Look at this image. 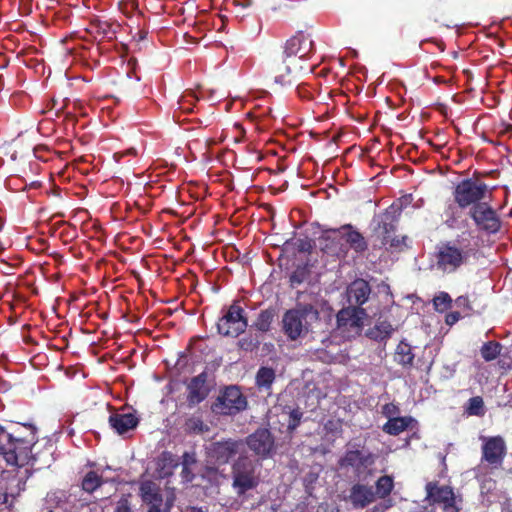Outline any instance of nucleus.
<instances>
[{
    "mask_svg": "<svg viewBox=\"0 0 512 512\" xmlns=\"http://www.w3.org/2000/svg\"><path fill=\"white\" fill-rule=\"evenodd\" d=\"M313 45V41L303 33H298L287 40L282 55L274 63L275 82L291 85L293 81L286 77L303 70L300 63L308 57Z\"/></svg>",
    "mask_w": 512,
    "mask_h": 512,
    "instance_id": "nucleus-1",
    "label": "nucleus"
},
{
    "mask_svg": "<svg viewBox=\"0 0 512 512\" xmlns=\"http://www.w3.org/2000/svg\"><path fill=\"white\" fill-rule=\"evenodd\" d=\"M25 436L9 433L0 426V454L9 465L24 466L31 458V449L37 442L36 427L23 426Z\"/></svg>",
    "mask_w": 512,
    "mask_h": 512,
    "instance_id": "nucleus-2",
    "label": "nucleus"
},
{
    "mask_svg": "<svg viewBox=\"0 0 512 512\" xmlns=\"http://www.w3.org/2000/svg\"><path fill=\"white\" fill-rule=\"evenodd\" d=\"M261 463L248 452L240 454L231 465L232 488L241 497L254 490L260 482Z\"/></svg>",
    "mask_w": 512,
    "mask_h": 512,
    "instance_id": "nucleus-3",
    "label": "nucleus"
},
{
    "mask_svg": "<svg viewBox=\"0 0 512 512\" xmlns=\"http://www.w3.org/2000/svg\"><path fill=\"white\" fill-rule=\"evenodd\" d=\"M319 319V311L311 304L299 303L285 312L282 318L283 330L287 337L296 340L306 335L312 324Z\"/></svg>",
    "mask_w": 512,
    "mask_h": 512,
    "instance_id": "nucleus-4",
    "label": "nucleus"
},
{
    "mask_svg": "<svg viewBox=\"0 0 512 512\" xmlns=\"http://www.w3.org/2000/svg\"><path fill=\"white\" fill-rule=\"evenodd\" d=\"M398 208L390 206L376 220L377 225L373 229L374 236L384 246L400 249L404 245L405 237L395 235L398 222Z\"/></svg>",
    "mask_w": 512,
    "mask_h": 512,
    "instance_id": "nucleus-5",
    "label": "nucleus"
},
{
    "mask_svg": "<svg viewBox=\"0 0 512 512\" xmlns=\"http://www.w3.org/2000/svg\"><path fill=\"white\" fill-rule=\"evenodd\" d=\"M469 258L468 250L458 248L450 242L443 243L437 247L435 266L443 273H453L463 265H466Z\"/></svg>",
    "mask_w": 512,
    "mask_h": 512,
    "instance_id": "nucleus-6",
    "label": "nucleus"
},
{
    "mask_svg": "<svg viewBox=\"0 0 512 512\" xmlns=\"http://www.w3.org/2000/svg\"><path fill=\"white\" fill-rule=\"evenodd\" d=\"M247 399L237 386L226 387L215 399L211 409L219 415H236L247 407Z\"/></svg>",
    "mask_w": 512,
    "mask_h": 512,
    "instance_id": "nucleus-7",
    "label": "nucleus"
},
{
    "mask_svg": "<svg viewBox=\"0 0 512 512\" xmlns=\"http://www.w3.org/2000/svg\"><path fill=\"white\" fill-rule=\"evenodd\" d=\"M247 450L244 449L242 439L228 438L221 441L211 442L206 447V455L208 463L225 465L230 459L238 454V456Z\"/></svg>",
    "mask_w": 512,
    "mask_h": 512,
    "instance_id": "nucleus-8",
    "label": "nucleus"
},
{
    "mask_svg": "<svg viewBox=\"0 0 512 512\" xmlns=\"http://www.w3.org/2000/svg\"><path fill=\"white\" fill-rule=\"evenodd\" d=\"M488 187L485 183L465 179L461 181L454 189L453 196L455 202L460 208H466L470 205H478L485 198Z\"/></svg>",
    "mask_w": 512,
    "mask_h": 512,
    "instance_id": "nucleus-9",
    "label": "nucleus"
},
{
    "mask_svg": "<svg viewBox=\"0 0 512 512\" xmlns=\"http://www.w3.org/2000/svg\"><path fill=\"white\" fill-rule=\"evenodd\" d=\"M243 443L245 450L249 448L261 460L271 458L276 452L275 437L269 428H258Z\"/></svg>",
    "mask_w": 512,
    "mask_h": 512,
    "instance_id": "nucleus-10",
    "label": "nucleus"
},
{
    "mask_svg": "<svg viewBox=\"0 0 512 512\" xmlns=\"http://www.w3.org/2000/svg\"><path fill=\"white\" fill-rule=\"evenodd\" d=\"M248 326L247 318L244 316V310L233 303L224 312L217 323V329L223 336L238 337Z\"/></svg>",
    "mask_w": 512,
    "mask_h": 512,
    "instance_id": "nucleus-11",
    "label": "nucleus"
},
{
    "mask_svg": "<svg viewBox=\"0 0 512 512\" xmlns=\"http://www.w3.org/2000/svg\"><path fill=\"white\" fill-rule=\"evenodd\" d=\"M367 317L366 309L347 306L338 312L337 325L343 333L347 332L352 335H359Z\"/></svg>",
    "mask_w": 512,
    "mask_h": 512,
    "instance_id": "nucleus-12",
    "label": "nucleus"
},
{
    "mask_svg": "<svg viewBox=\"0 0 512 512\" xmlns=\"http://www.w3.org/2000/svg\"><path fill=\"white\" fill-rule=\"evenodd\" d=\"M426 499L432 504H441L443 512H460L456 496L449 486H439L436 482L426 484Z\"/></svg>",
    "mask_w": 512,
    "mask_h": 512,
    "instance_id": "nucleus-13",
    "label": "nucleus"
},
{
    "mask_svg": "<svg viewBox=\"0 0 512 512\" xmlns=\"http://www.w3.org/2000/svg\"><path fill=\"white\" fill-rule=\"evenodd\" d=\"M469 215L480 230L487 233H496L500 229V219L487 203H479L472 206Z\"/></svg>",
    "mask_w": 512,
    "mask_h": 512,
    "instance_id": "nucleus-14",
    "label": "nucleus"
},
{
    "mask_svg": "<svg viewBox=\"0 0 512 512\" xmlns=\"http://www.w3.org/2000/svg\"><path fill=\"white\" fill-rule=\"evenodd\" d=\"M275 418H281L278 419V423H281V420L287 422L286 430L287 433L291 436L300 425L303 418V412L299 407L292 408L290 406H284L280 414H276L273 411H270L267 415L268 426L270 429H279L277 427L276 421L274 420Z\"/></svg>",
    "mask_w": 512,
    "mask_h": 512,
    "instance_id": "nucleus-15",
    "label": "nucleus"
},
{
    "mask_svg": "<svg viewBox=\"0 0 512 512\" xmlns=\"http://www.w3.org/2000/svg\"><path fill=\"white\" fill-rule=\"evenodd\" d=\"M482 459L491 465H501L506 455V444L502 437L487 438L482 447Z\"/></svg>",
    "mask_w": 512,
    "mask_h": 512,
    "instance_id": "nucleus-16",
    "label": "nucleus"
},
{
    "mask_svg": "<svg viewBox=\"0 0 512 512\" xmlns=\"http://www.w3.org/2000/svg\"><path fill=\"white\" fill-rule=\"evenodd\" d=\"M343 239L342 226L338 229L325 230L319 238V244L323 251L331 255L345 253L346 249L341 243Z\"/></svg>",
    "mask_w": 512,
    "mask_h": 512,
    "instance_id": "nucleus-17",
    "label": "nucleus"
},
{
    "mask_svg": "<svg viewBox=\"0 0 512 512\" xmlns=\"http://www.w3.org/2000/svg\"><path fill=\"white\" fill-rule=\"evenodd\" d=\"M370 285L364 279H357L347 287V301L349 306L362 307L369 299Z\"/></svg>",
    "mask_w": 512,
    "mask_h": 512,
    "instance_id": "nucleus-18",
    "label": "nucleus"
},
{
    "mask_svg": "<svg viewBox=\"0 0 512 512\" xmlns=\"http://www.w3.org/2000/svg\"><path fill=\"white\" fill-rule=\"evenodd\" d=\"M207 375L201 373L196 377L192 378L188 384V402L190 405L199 404L208 395V389L205 386Z\"/></svg>",
    "mask_w": 512,
    "mask_h": 512,
    "instance_id": "nucleus-19",
    "label": "nucleus"
},
{
    "mask_svg": "<svg viewBox=\"0 0 512 512\" xmlns=\"http://www.w3.org/2000/svg\"><path fill=\"white\" fill-rule=\"evenodd\" d=\"M375 500V492L372 487L355 484L349 494V501L355 508H365Z\"/></svg>",
    "mask_w": 512,
    "mask_h": 512,
    "instance_id": "nucleus-20",
    "label": "nucleus"
},
{
    "mask_svg": "<svg viewBox=\"0 0 512 512\" xmlns=\"http://www.w3.org/2000/svg\"><path fill=\"white\" fill-rule=\"evenodd\" d=\"M109 424L119 435H125L136 428L138 419L132 413H114L109 417Z\"/></svg>",
    "mask_w": 512,
    "mask_h": 512,
    "instance_id": "nucleus-21",
    "label": "nucleus"
},
{
    "mask_svg": "<svg viewBox=\"0 0 512 512\" xmlns=\"http://www.w3.org/2000/svg\"><path fill=\"white\" fill-rule=\"evenodd\" d=\"M342 235L345 242L357 253H363L367 250L368 244L363 235L354 229L351 224L342 226Z\"/></svg>",
    "mask_w": 512,
    "mask_h": 512,
    "instance_id": "nucleus-22",
    "label": "nucleus"
},
{
    "mask_svg": "<svg viewBox=\"0 0 512 512\" xmlns=\"http://www.w3.org/2000/svg\"><path fill=\"white\" fill-rule=\"evenodd\" d=\"M140 493L144 502L151 506L161 505L162 496L159 493V487L152 481H144L140 486Z\"/></svg>",
    "mask_w": 512,
    "mask_h": 512,
    "instance_id": "nucleus-23",
    "label": "nucleus"
},
{
    "mask_svg": "<svg viewBox=\"0 0 512 512\" xmlns=\"http://www.w3.org/2000/svg\"><path fill=\"white\" fill-rule=\"evenodd\" d=\"M276 379L275 370L271 367L262 366L258 369L255 377L256 386L261 391L270 393L272 384Z\"/></svg>",
    "mask_w": 512,
    "mask_h": 512,
    "instance_id": "nucleus-24",
    "label": "nucleus"
},
{
    "mask_svg": "<svg viewBox=\"0 0 512 512\" xmlns=\"http://www.w3.org/2000/svg\"><path fill=\"white\" fill-rule=\"evenodd\" d=\"M394 328L387 321H381L366 331V336L375 341H385L391 337Z\"/></svg>",
    "mask_w": 512,
    "mask_h": 512,
    "instance_id": "nucleus-25",
    "label": "nucleus"
},
{
    "mask_svg": "<svg viewBox=\"0 0 512 512\" xmlns=\"http://www.w3.org/2000/svg\"><path fill=\"white\" fill-rule=\"evenodd\" d=\"M413 421L411 417H393L383 426V431L390 435H398L406 430Z\"/></svg>",
    "mask_w": 512,
    "mask_h": 512,
    "instance_id": "nucleus-26",
    "label": "nucleus"
},
{
    "mask_svg": "<svg viewBox=\"0 0 512 512\" xmlns=\"http://www.w3.org/2000/svg\"><path fill=\"white\" fill-rule=\"evenodd\" d=\"M276 316V311L273 308H268L265 310H262L255 322L253 323L252 327H254L256 330L265 333L268 332L271 328V324Z\"/></svg>",
    "mask_w": 512,
    "mask_h": 512,
    "instance_id": "nucleus-27",
    "label": "nucleus"
},
{
    "mask_svg": "<svg viewBox=\"0 0 512 512\" xmlns=\"http://www.w3.org/2000/svg\"><path fill=\"white\" fill-rule=\"evenodd\" d=\"M343 462L346 465L357 468L360 466L366 467L367 465H371L373 463V457L370 454L364 455L361 451L355 450L347 452Z\"/></svg>",
    "mask_w": 512,
    "mask_h": 512,
    "instance_id": "nucleus-28",
    "label": "nucleus"
},
{
    "mask_svg": "<svg viewBox=\"0 0 512 512\" xmlns=\"http://www.w3.org/2000/svg\"><path fill=\"white\" fill-rule=\"evenodd\" d=\"M413 360L414 354L412 353L411 346L401 341L396 348L395 361L402 366H411Z\"/></svg>",
    "mask_w": 512,
    "mask_h": 512,
    "instance_id": "nucleus-29",
    "label": "nucleus"
},
{
    "mask_svg": "<svg viewBox=\"0 0 512 512\" xmlns=\"http://www.w3.org/2000/svg\"><path fill=\"white\" fill-rule=\"evenodd\" d=\"M103 483L102 478L94 471L88 472L82 480V489L88 493H92Z\"/></svg>",
    "mask_w": 512,
    "mask_h": 512,
    "instance_id": "nucleus-30",
    "label": "nucleus"
},
{
    "mask_svg": "<svg viewBox=\"0 0 512 512\" xmlns=\"http://www.w3.org/2000/svg\"><path fill=\"white\" fill-rule=\"evenodd\" d=\"M501 345L498 342L489 341L481 348V356L485 361H492L500 354Z\"/></svg>",
    "mask_w": 512,
    "mask_h": 512,
    "instance_id": "nucleus-31",
    "label": "nucleus"
},
{
    "mask_svg": "<svg viewBox=\"0 0 512 512\" xmlns=\"http://www.w3.org/2000/svg\"><path fill=\"white\" fill-rule=\"evenodd\" d=\"M16 485L15 486H9L6 488V491L2 494H0V501L4 504H8L9 497H12L13 499L18 496L21 491L25 490V484L26 481L23 479H15Z\"/></svg>",
    "mask_w": 512,
    "mask_h": 512,
    "instance_id": "nucleus-32",
    "label": "nucleus"
},
{
    "mask_svg": "<svg viewBox=\"0 0 512 512\" xmlns=\"http://www.w3.org/2000/svg\"><path fill=\"white\" fill-rule=\"evenodd\" d=\"M393 489V479L390 476H382L376 482V494L381 498L388 496Z\"/></svg>",
    "mask_w": 512,
    "mask_h": 512,
    "instance_id": "nucleus-33",
    "label": "nucleus"
},
{
    "mask_svg": "<svg viewBox=\"0 0 512 512\" xmlns=\"http://www.w3.org/2000/svg\"><path fill=\"white\" fill-rule=\"evenodd\" d=\"M466 412L469 415L482 416L484 415V401L482 397L475 396L469 399Z\"/></svg>",
    "mask_w": 512,
    "mask_h": 512,
    "instance_id": "nucleus-34",
    "label": "nucleus"
},
{
    "mask_svg": "<svg viewBox=\"0 0 512 512\" xmlns=\"http://www.w3.org/2000/svg\"><path fill=\"white\" fill-rule=\"evenodd\" d=\"M260 337L256 334H248L238 342L239 347L245 351H253L259 347Z\"/></svg>",
    "mask_w": 512,
    "mask_h": 512,
    "instance_id": "nucleus-35",
    "label": "nucleus"
},
{
    "mask_svg": "<svg viewBox=\"0 0 512 512\" xmlns=\"http://www.w3.org/2000/svg\"><path fill=\"white\" fill-rule=\"evenodd\" d=\"M452 303V299L450 295L446 292H441L439 295L435 296L433 299L434 307L437 311L444 312L448 308H450Z\"/></svg>",
    "mask_w": 512,
    "mask_h": 512,
    "instance_id": "nucleus-36",
    "label": "nucleus"
},
{
    "mask_svg": "<svg viewBox=\"0 0 512 512\" xmlns=\"http://www.w3.org/2000/svg\"><path fill=\"white\" fill-rule=\"evenodd\" d=\"M210 464L211 463H209L208 465L205 466L203 475H202L203 478H206L208 480L215 479L219 474V470L216 467L217 464H212V465H210Z\"/></svg>",
    "mask_w": 512,
    "mask_h": 512,
    "instance_id": "nucleus-37",
    "label": "nucleus"
},
{
    "mask_svg": "<svg viewBox=\"0 0 512 512\" xmlns=\"http://www.w3.org/2000/svg\"><path fill=\"white\" fill-rule=\"evenodd\" d=\"M181 479L183 483L192 482L195 478L193 467L182 466Z\"/></svg>",
    "mask_w": 512,
    "mask_h": 512,
    "instance_id": "nucleus-38",
    "label": "nucleus"
},
{
    "mask_svg": "<svg viewBox=\"0 0 512 512\" xmlns=\"http://www.w3.org/2000/svg\"><path fill=\"white\" fill-rule=\"evenodd\" d=\"M196 463H197V459H196L195 453L185 452L182 455V461H181L182 466L193 467L196 465Z\"/></svg>",
    "mask_w": 512,
    "mask_h": 512,
    "instance_id": "nucleus-39",
    "label": "nucleus"
},
{
    "mask_svg": "<svg viewBox=\"0 0 512 512\" xmlns=\"http://www.w3.org/2000/svg\"><path fill=\"white\" fill-rule=\"evenodd\" d=\"M296 245L300 252H310L312 250V243L309 239H298Z\"/></svg>",
    "mask_w": 512,
    "mask_h": 512,
    "instance_id": "nucleus-40",
    "label": "nucleus"
},
{
    "mask_svg": "<svg viewBox=\"0 0 512 512\" xmlns=\"http://www.w3.org/2000/svg\"><path fill=\"white\" fill-rule=\"evenodd\" d=\"M296 90H297V94L300 98H302V99H310L311 98V93L305 84L298 85Z\"/></svg>",
    "mask_w": 512,
    "mask_h": 512,
    "instance_id": "nucleus-41",
    "label": "nucleus"
},
{
    "mask_svg": "<svg viewBox=\"0 0 512 512\" xmlns=\"http://www.w3.org/2000/svg\"><path fill=\"white\" fill-rule=\"evenodd\" d=\"M461 315L459 312H451L449 314H447L446 316V324L448 325H453L455 324L456 322H458V320L460 319Z\"/></svg>",
    "mask_w": 512,
    "mask_h": 512,
    "instance_id": "nucleus-42",
    "label": "nucleus"
},
{
    "mask_svg": "<svg viewBox=\"0 0 512 512\" xmlns=\"http://www.w3.org/2000/svg\"><path fill=\"white\" fill-rule=\"evenodd\" d=\"M317 512H339V509L327 503H321L317 507Z\"/></svg>",
    "mask_w": 512,
    "mask_h": 512,
    "instance_id": "nucleus-43",
    "label": "nucleus"
},
{
    "mask_svg": "<svg viewBox=\"0 0 512 512\" xmlns=\"http://www.w3.org/2000/svg\"><path fill=\"white\" fill-rule=\"evenodd\" d=\"M187 425L189 428L191 429H198L201 430V427L203 425V423L199 420V419H190L188 422H187Z\"/></svg>",
    "mask_w": 512,
    "mask_h": 512,
    "instance_id": "nucleus-44",
    "label": "nucleus"
},
{
    "mask_svg": "<svg viewBox=\"0 0 512 512\" xmlns=\"http://www.w3.org/2000/svg\"><path fill=\"white\" fill-rule=\"evenodd\" d=\"M290 281L292 284H300L303 281L302 274L300 273H293L290 277Z\"/></svg>",
    "mask_w": 512,
    "mask_h": 512,
    "instance_id": "nucleus-45",
    "label": "nucleus"
},
{
    "mask_svg": "<svg viewBox=\"0 0 512 512\" xmlns=\"http://www.w3.org/2000/svg\"><path fill=\"white\" fill-rule=\"evenodd\" d=\"M468 302V298L465 296H460L455 301L457 306H468Z\"/></svg>",
    "mask_w": 512,
    "mask_h": 512,
    "instance_id": "nucleus-46",
    "label": "nucleus"
},
{
    "mask_svg": "<svg viewBox=\"0 0 512 512\" xmlns=\"http://www.w3.org/2000/svg\"><path fill=\"white\" fill-rule=\"evenodd\" d=\"M136 154H137L136 149H134V148H130V149L126 150L125 152H122V153H116V154H115V157H116V158H119V157H122V156H124V155H136Z\"/></svg>",
    "mask_w": 512,
    "mask_h": 512,
    "instance_id": "nucleus-47",
    "label": "nucleus"
},
{
    "mask_svg": "<svg viewBox=\"0 0 512 512\" xmlns=\"http://www.w3.org/2000/svg\"><path fill=\"white\" fill-rule=\"evenodd\" d=\"M396 410V407L394 405H385L384 406V413L387 416H390L394 411Z\"/></svg>",
    "mask_w": 512,
    "mask_h": 512,
    "instance_id": "nucleus-48",
    "label": "nucleus"
},
{
    "mask_svg": "<svg viewBox=\"0 0 512 512\" xmlns=\"http://www.w3.org/2000/svg\"><path fill=\"white\" fill-rule=\"evenodd\" d=\"M115 512H130V509L126 503H121L118 505Z\"/></svg>",
    "mask_w": 512,
    "mask_h": 512,
    "instance_id": "nucleus-49",
    "label": "nucleus"
},
{
    "mask_svg": "<svg viewBox=\"0 0 512 512\" xmlns=\"http://www.w3.org/2000/svg\"><path fill=\"white\" fill-rule=\"evenodd\" d=\"M410 512H426V509L419 505H415L414 508L410 510Z\"/></svg>",
    "mask_w": 512,
    "mask_h": 512,
    "instance_id": "nucleus-50",
    "label": "nucleus"
},
{
    "mask_svg": "<svg viewBox=\"0 0 512 512\" xmlns=\"http://www.w3.org/2000/svg\"><path fill=\"white\" fill-rule=\"evenodd\" d=\"M190 512H207V510L202 507H191Z\"/></svg>",
    "mask_w": 512,
    "mask_h": 512,
    "instance_id": "nucleus-51",
    "label": "nucleus"
},
{
    "mask_svg": "<svg viewBox=\"0 0 512 512\" xmlns=\"http://www.w3.org/2000/svg\"><path fill=\"white\" fill-rule=\"evenodd\" d=\"M160 506L161 505L151 506L148 512H161Z\"/></svg>",
    "mask_w": 512,
    "mask_h": 512,
    "instance_id": "nucleus-52",
    "label": "nucleus"
},
{
    "mask_svg": "<svg viewBox=\"0 0 512 512\" xmlns=\"http://www.w3.org/2000/svg\"><path fill=\"white\" fill-rule=\"evenodd\" d=\"M23 426H24V425H22V426L18 427V428H17L13 433H18V435H20V436H25V435H26V433H25V434H23V433H21V431H20L21 429H24V428H23Z\"/></svg>",
    "mask_w": 512,
    "mask_h": 512,
    "instance_id": "nucleus-53",
    "label": "nucleus"
},
{
    "mask_svg": "<svg viewBox=\"0 0 512 512\" xmlns=\"http://www.w3.org/2000/svg\"><path fill=\"white\" fill-rule=\"evenodd\" d=\"M146 32L144 31H138L139 39L143 40L146 37Z\"/></svg>",
    "mask_w": 512,
    "mask_h": 512,
    "instance_id": "nucleus-54",
    "label": "nucleus"
},
{
    "mask_svg": "<svg viewBox=\"0 0 512 512\" xmlns=\"http://www.w3.org/2000/svg\"><path fill=\"white\" fill-rule=\"evenodd\" d=\"M507 132H512V125L507 126Z\"/></svg>",
    "mask_w": 512,
    "mask_h": 512,
    "instance_id": "nucleus-55",
    "label": "nucleus"
},
{
    "mask_svg": "<svg viewBox=\"0 0 512 512\" xmlns=\"http://www.w3.org/2000/svg\"><path fill=\"white\" fill-rule=\"evenodd\" d=\"M31 186H37V183L36 182H32Z\"/></svg>",
    "mask_w": 512,
    "mask_h": 512,
    "instance_id": "nucleus-56",
    "label": "nucleus"
},
{
    "mask_svg": "<svg viewBox=\"0 0 512 512\" xmlns=\"http://www.w3.org/2000/svg\"><path fill=\"white\" fill-rule=\"evenodd\" d=\"M327 358H329V356H326V357H324V358H322V359H323V361H326V360H327Z\"/></svg>",
    "mask_w": 512,
    "mask_h": 512,
    "instance_id": "nucleus-57",
    "label": "nucleus"
}]
</instances>
